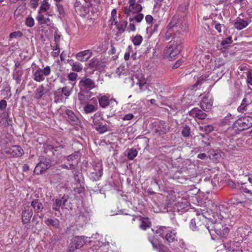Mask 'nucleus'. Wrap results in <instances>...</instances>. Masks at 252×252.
I'll return each mask as SVG.
<instances>
[{"label":"nucleus","instance_id":"nucleus-33","mask_svg":"<svg viewBox=\"0 0 252 252\" xmlns=\"http://www.w3.org/2000/svg\"><path fill=\"white\" fill-rule=\"evenodd\" d=\"M98 102L100 106L102 108H105L110 104L109 98L106 95L100 96L98 99Z\"/></svg>","mask_w":252,"mask_h":252},{"label":"nucleus","instance_id":"nucleus-13","mask_svg":"<svg viewBox=\"0 0 252 252\" xmlns=\"http://www.w3.org/2000/svg\"><path fill=\"white\" fill-rule=\"evenodd\" d=\"M67 197L63 196L60 198H57L53 200L52 203L53 210L59 212L60 207L62 209L63 208V205L67 202Z\"/></svg>","mask_w":252,"mask_h":252},{"label":"nucleus","instance_id":"nucleus-54","mask_svg":"<svg viewBox=\"0 0 252 252\" xmlns=\"http://www.w3.org/2000/svg\"><path fill=\"white\" fill-rule=\"evenodd\" d=\"M200 129L201 130L204 131L206 134H208L214 130V127L212 125H207L204 127H201Z\"/></svg>","mask_w":252,"mask_h":252},{"label":"nucleus","instance_id":"nucleus-34","mask_svg":"<svg viewBox=\"0 0 252 252\" xmlns=\"http://www.w3.org/2000/svg\"><path fill=\"white\" fill-rule=\"evenodd\" d=\"M251 103L250 102L247 98H244L242 102L237 109L238 112L241 113H243L244 111H246L247 107Z\"/></svg>","mask_w":252,"mask_h":252},{"label":"nucleus","instance_id":"nucleus-45","mask_svg":"<svg viewBox=\"0 0 252 252\" xmlns=\"http://www.w3.org/2000/svg\"><path fill=\"white\" fill-rule=\"evenodd\" d=\"M137 154L138 152L136 149L131 148L128 151L127 157L129 159L133 160L137 156Z\"/></svg>","mask_w":252,"mask_h":252},{"label":"nucleus","instance_id":"nucleus-41","mask_svg":"<svg viewBox=\"0 0 252 252\" xmlns=\"http://www.w3.org/2000/svg\"><path fill=\"white\" fill-rule=\"evenodd\" d=\"M127 25V22L126 21H120L116 25L117 29L120 33H122L125 31Z\"/></svg>","mask_w":252,"mask_h":252},{"label":"nucleus","instance_id":"nucleus-8","mask_svg":"<svg viewBox=\"0 0 252 252\" xmlns=\"http://www.w3.org/2000/svg\"><path fill=\"white\" fill-rule=\"evenodd\" d=\"M87 237L84 236H75L71 240L69 245V251L73 252L76 249L82 248L87 242Z\"/></svg>","mask_w":252,"mask_h":252},{"label":"nucleus","instance_id":"nucleus-58","mask_svg":"<svg viewBox=\"0 0 252 252\" xmlns=\"http://www.w3.org/2000/svg\"><path fill=\"white\" fill-rule=\"evenodd\" d=\"M62 167L64 169H75L76 166L74 165V163H71V162H68L67 163L62 164Z\"/></svg>","mask_w":252,"mask_h":252},{"label":"nucleus","instance_id":"nucleus-50","mask_svg":"<svg viewBox=\"0 0 252 252\" xmlns=\"http://www.w3.org/2000/svg\"><path fill=\"white\" fill-rule=\"evenodd\" d=\"M25 24L28 27L32 28L34 25V20L31 16H28L25 21Z\"/></svg>","mask_w":252,"mask_h":252},{"label":"nucleus","instance_id":"nucleus-14","mask_svg":"<svg viewBox=\"0 0 252 252\" xmlns=\"http://www.w3.org/2000/svg\"><path fill=\"white\" fill-rule=\"evenodd\" d=\"M65 114L67 116V120L70 124L76 126H78L80 124V120L72 110L67 109L65 110Z\"/></svg>","mask_w":252,"mask_h":252},{"label":"nucleus","instance_id":"nucleus-4","mask_svg":"<svg viewBox=\"0 0 252 252\" xmlns=\"http://www.w3.org/2000/svg\"><path fill=\"white\" fill-rule=\"evenodd\" d=\"M90 0H76L74 4L76 12L81 16H86L89 12Z\"/></svg>","mask_w":252,"mask_h":252},{"label":"nucleus","instance_id":"nucleus-35","mask_svg":"<svg viewBox=\"0 0 252 252\" xmlns=\"http://www.w3.org/2000/svg\"><path fill=\"white\" fill-rule=\"evenodd\" d=\"M50 7V4L47 1V0H43L41 3L38 12H45L47 11Z\"/></svg>","mask_w":252,"mask_h":252},{"label":"nucleus","instance_id":"nucleus-51","mask_svg":"<svg viewBox=\"0 0 252 252\" xmlns=\"http://www.w3.org/2000/svg\"><path fill=\"white\" fill-rule=\"evenodd\" d=\"M144 18V15L141 13L137 14L135 17L132 18L130 17L129 18L130 22H132L133 20H135L136 22L139 23Z\"/></svg>","mask_w":252,"mask_h":252},{"label":"nucleus","instance_id":"nucleus-61","mask_svg":"<svg viewBox=\"0 0 252 252\" xmlns=\"http://www.w3.org/2000/svg\"><path fill=\"white\" fill-rule=\"evenodd\" d=\"M66 146V143L63 141H61V143L57 142V144L53 146V149L57 148H64Z\"/></svg>","mask_w":252,"mask_h":252},{"label":"nucleus","instance_id":"nucleus-38","mask_svg":"<svg viewBox=\"0 0 252 252\" xmlns=\"http://www.w3.org/2000/svg\"><path fill=\"white\" fill-rule=\"evenodd\" d=\"M93 119V126H94L101 123L100 121L102 119L101 113L100 112H96L94 114L93 117H92Z\"/></svg>","mask_w":252,"mask_h":252},{"label":"nucleus","instance_id":"nucleus-55","mask_svg":"<svg viewBox=\"0 0 252 252\" xmlns=\"http://www.w3.org/2000/svg\"><path fill=\"white\" fill-rule=\"evenodd\" d=\"M60 49L59 47V43L56 44V46L54 48V51L51 53L52 55L56 57H58L60 54Z\"/></svg>","mask_w":252,"mask_h":252},{"label":"nucleus","instance_id":"nucleus-63","mask_svg":"<svg viewBox=\"0 0 252 252\" xmlns=\"http://www.w3.org/2000/svg\"><path fill=\"white\" fill-rule=\"evenodd\" d=\"M7 106V102L5 100L2 99L0 101V110H4Z\"/></svg>","mask_w":252,"mask_h":252},{"label":"nucleus","instance_id":"nucleus-36","mask_svg":"<svg viewBox=\"0 0 252 252\" xmlns=\"http://www.w3.org/2000/svg\"><path fill=\"white\" fill-rule=\"evenodd\" d=\"M196 177H197V176H196V173H194L192 175L187 176L186 178H185L184 179V180H185L184 181H180V182L182 184L186 183L188 184H189L190 183V182L195 183L197 180Z\"/></svg>","mask_w":252,"mask_h":252},{"label":"nucleus","instance_id":"nucleus-16","mask_svg":"<svg viewBox=\"0 0 252 252\" xmlns=\"http://www.w3.org/2000/svg\"><path fill=\"white\" fill-rule=\"evenodd\" d=\"M32 214V210L29 206H24L22 214V222L24 223H28L30 220Z\"/></svg>","mask_w":252,"mask_h":252},{"label":"nucleus","instance_id":"nucleus-28","mask_svg":"<svg viewBox=\"0 0 252 252\" xmlns=\"http://www.w3.org/2000/svg\"><path fill=\"white\" fill-rule=\"evenodd\" d=\"M31 205L37 213L41 212L43 209L42 203L38 199L33 200L31 203Z\"/></svg>","mask_w":252,"mask_h":252},{"label":"nucleus","instance_id":"nucleus-31","mask_svg":"<svg viewBox=\"0 0 252 252\" xmlns=\"http://www.w3.org/2000/svg\"><path fill=\"white\" fill-rule=\"evenodd\" d=\"M45 94V87L43 85H40L36 90L34 94V98H41Z\"/></svg>","mask_w":252,"mask_h":252},{"label":"nucleus","instance_id":"nucleus-29","mask_svg":"<svg viewBox=\"0 0 252 252\" xmlns=\"http://www.w3.org/2000/svg\"><path fill=\"white\" fill-rule=\"evenodd\" d=\"M94 126L95 129L99 133H104L109 130V128L108 126L107 125H103L102 123L99 124L98 125H96Z\"/></svg>","mask_w":252,"mask_h":252},{"label":"nucleus","instance_id":"nucleus-49","mask_svg":"<svg viewBox=\"0 0 252 252\" xmlns=\"http://www.w3.org/2000/svg\"><path fill=\"white\" fill-rule=\"evenodd\" d=\"M222 209H224V207L222 205H219L217 207V213L219 214L220 219L225 218V216H224V215H225V212L224 211H222Z\"/></svg>","mask_w":252,"mask_h":252},{"label":"nucleus","instance_id":"nucleus-22","mask_svg":"<svg viewBox=\"0 0 252 252\" xmlns=\"http://www.w3.org/2000/svg\"><path fill=\"white\" fill-rule=\"evenodd\" d=\"M42 12H38L36 19L39 25L45 24L49 26L51 24V20L49 18H46L42 14Z\"/></svg>","mask_w":252,"mask_h":252},{"label":"nucleus","instance_id":"nucleus-12","mask_svg":"<svg viewBox=\"0 0 252 252\" xmlns=\"http://www.w3.org/2000/svg\"><path fill=\"white\" fill-rule=\"evenodd\" d=\"M5 152L11 157H21L24 154V151L19 146H13L10 148H6Z\"/></svg>","mask_w":252,"mask_h":252},{"label":"nucleus","instance_id":"nucleus-25","mask_svg":"<svg viewBox=\"0 0 252 252\" xmlns=\"http://www.w3.org/2000/svg\"><path fill=\"white\" fill-rule=\"evenodd\" d=\"M128 4L131 8L133 13L139 12L142 9V6L136 2V0H129Z\"/></svg>","mask_w":252,"mask_h":252},{"label":"nucleus","instance_id":"nucleus-57","mask_svg":"<svg viewBox=\"0 0 252 252\" xmlns=\"http://www.w3.org/2000/svg\"><path fill=\"white\" fill-rule=\"evenodd\" d=\"M190 133V128L188 126H186L184 127L182 131V134L183 135V136L186 137H188Z\"/></svg>","mask_w":252,"mask_h":252},{"label":"nucleus","instance_id":"nucleus-21","mask_svg":"<svg viewBox=\"0 0 252 252\" xmlns=\"http://www.w3.org/2000/svg\"><path fill=\"white\" fill-rule=\"evenodd\" d=\"M249 25V22L244 19H241L239 17L234 21V25L236 29L238 30H241L246 28Z\"/></svg>","mask_w":252,"mask_h":252},{"label":"nucleus","instance_id":"nucleus-7","mask_svg":"<svg viewBox=\"0 0 252 252\" xmlns=\"http://www.w3.org/2000/svg\"><path fill=\"white\" fill-rule=\"evenodd\" d=\"M78 86L79 90L82 91L83 90L90 91L95 87L94 81L86 76H84L80 79Z\"/></svg>","mask_w":252,"mask_h":252},{"label":"nucleus","instance_id":"nucleus-3","mask_svg":"<svg viewBox=\"0 0 252 252\" xmlns=\"http://www.w3.org/2000/svg\"><path fill=\"white\" fill-rule=\"evenodd\" d=\"M252 126V117L246 116L236 121L233 128L236 131H243Z\"/></svg>","mask_w":252,"mask_h":252},{"label":"nucleus","instance_id":"nucleus-11","mask_svg":"<svg viewBox=\"0 0 252 252\" xmlns=\"http://www.w3.org/2000/svg\"><path fill=\"white\" fill-rule=\"evenodd\" d=\"M93 170L91 173V178L94 181H97L102 176L103 174L102 163L101 162H97L94 164Z\"/></svg>","mask_w":252,"mask_h":252},{"label":"nucleus","instance_id":"nucleus-10","mask_svg":"<svg viewBox=\"0 0 252 252\" xmlns=\"http://www.w3.org/2000/svg\"><path fill=\"white\" fill-rule=\"evenodd\" d=\"M59 93H62V94L59 95L55 94V101L56 102H62L63 100V95L65 97V98H68V97L72 93V87L70 88L68 86H64L62 88L58 89Z\"/></svg>","mask_w":252,"mask_h":252},{"label":"nucleus","instance_id":"nucleus-42","mask_svg":"<svg viewBox=\"0 0 252 252\" xmlns=\"http://www.w3.org/2000/svg\"><path fill=\"white\" fill-rule=\"evenodd\" d=\"M77 77L78 74L76 73L73 72H71L67 75L68 79L69 81L72 82V83L71 84L72 87H73L76 84Z\"/></svg>","mask_w":252,"mask_h":252},{"label":"nucleus","instance_id":"nucleus-5","mask_svg":"<svg viewBox=\"0 0 252 252\" xmlns=\"http://www.w3.org/2000/svg\"><path fill=\"white\" fill-rule=\"evenodd\" d=\"M51 72V68L47 65L42 69L37 67V69L32 71L33 79L37 82H41L45 80V76H49Z\"/></svg>","mask_w":252,"mask_h":252},{"label":"nucleus","instance_id":"nucleus-46","mask_svg":"<svg viewBox=\"0 0 252 252\" xmlns=\"http://www.w3.org/2000/svg\"><path fill=\"white\" fill-rule=\"evenodd\" d=\"M99 65V61L96 58H93L89 62V66L91 68H94L97 67Z\"/></svg>","mask_w":252,"mask_h":252},{"label":"nucleus","instance_id":"nucleus-37","mask_svg":"<svg viewBox=\"0 0 252 252\" xmlns=\"http://www.w3.org/2000/svg\"><path fill=\"white\" fill-rule=\"evenodd\" d=\"M230 203L233 205L244 204L246 202V198H240L238 195L230 199Z\"/></svg>","mask_w":252,"mask_h":252},{"label":"nucleus","instance_id":"nucleus-23","mask_svg":"<svg viewBox=\"0 0 252 252\" xmlns=\"http://www.w3.org/2000/svg\"><path fill=\"white\" fill-rule=\"evenodd\" d=\"M177 232L175 229L168 230L164 239L168 243H172L176 240Z\"/></svg>","mask_w":252,"mask_h":252},{"label":"nucleus","instance_id":"nucleus-59","mask_svg":"<svg viewBox=\"0 0 252 252\" xmlns=\"http://www.w3.org/2000/svg\"><path fill=\"white\" fill-rule=\"evenodd\" d=\"M132 47L129 45L126 49V51L124 55V59L125 60H128L129 59L130 52H132Z\"/></svg>","mask_w":252,"mask_h":252},{"label":"nucleus","instance_id":"nucleus-1","mask_svg":"<svg viewBox=\"0 0 252 252\" xmlns=\"http://www.w3.org/2000/svg\"><path fill=\"white\" fill-rule=\"evenodd\" d=\"M205 227L213 240L217 238V236L219 238L224 237L229 231V228L226 225H223L220 222H216L214 224L211 223L210 225L208 224L205 225Z\"/></svg>","mask_w":252,"mask_h":252},{"label":"nucleus","instance_id":"nucleus-56","mask_svg":"<svg viewBox=\"0 0 252 252\" xmlns=\"http://www.w3.org/2000/svg\"><path fill=\"white\" fill-rule=\"evenodd\" d=\"M232 39L231 36H229L225 39L223 40L221 42V45L225 48L227 45L232 42Z\"/></svg>","mask_w":252,"mask_h":252},{"label":"nucleus","instance_id":"nucleus-30","mask_svg":"<svg viewBox=\"0 0 252 252\" xmlns=\"http://www.w3.org/2000/svg\"><path fill=\"white\" fill-rule=\"evenodd\" d=\"M86 105L83 108L84 111L86 114L91 113L94 112L97 109V104H95L94 105H92L88 102L85 104Z\"/></svg>","mask_w":252,"mask_h":252},{"label":"nucleus","instance_id":"nucleus-17","mask_svg":"<svg viewBox=\"0 0 252 252\" xmlns=\"http://www.w3.org/2000/svg\"><path fill=\"white\" fill-rule=\"evenodd\" d=\"M50 166L49 162L45 161L38 163L34 169V173L37 175H39L44 172Z\"/></svg>","mask_w":252,"mask_h":252},{"label":"nucleus","instance_id":"nucleus-26","mask_svg":"<svg viewBox=\"0 0 252 252\" xmlns=\"http://www.w3.org/2000/svg\"><path fill=\"white\" fill-rule=\"evenodd\" d=\"M80 157V153L79 152H75L74 153L67 156V160L68 162H71V163H74V165L76 166L78 163V160Z\"/></svg>","mask_w":252,"mask_h":252},{"label":"nucleus","instance_id":"nucleus-47","mask_svg":"<svg viewBox=\"0 0 252 252\" xmlns=\"http://www.w3.org/2000/svg\"><path fill=\"white\" fill-rule=\"evenodd\" d=\"M56 6L57 8V10L59 13V17L62 18L65 16V11L63 6L60 4L57 3Z\"/></svg>","mask_w":252,"mask_h":252},{"label":"nucleus","instance_id":"nucleus-2","mask_svg":"<svg viewBox=\"0 0 252 252\" xmlns=\"http://www.w3.org/2000/svg\"><path fill=\"white\" fill-rule=\"evenodd\" d=\"M182 48L183 46L181 41H172L166 46L164 52V56L170 60H174L181 52Z\"/></svg>","mask_w":252,"mask_h":252},{"label":"nucleus","instance_id":"nucleus-52","mask_svg":"<svg viewBox=\"0 0 252 252\" xmlns=\"http://www.w3.org/2000/svg\"><path fill=\"white\" fill-rule=\"evenodd\" d=\"M139 220H141V223L140 225V227L143 230H146L148 228L150 227V225L147 221L144 220V218H140Z\"/></svg>","mask_w":252,"mask_h":252},{"label":"nucleus","instance_id":"nucleus-39","mask_svg":"<svg viewBox=\"0 0 252 252\" xmlns=\"http://www.w3.org/2000/svg\"><path fill=\"white\" fill-rule=\"evenodd\" d=\"M71 69L73 71L77 72H81L83 69V65L79 62H76L70 64Z\"/></svg>","mask_w":252,"mask_h":252},{"label":"nucleus","instance_id":"nucleus-48","mask_svg":"<svg viewBox=\"0 0 252 252\" xmlns=\"http://www.w3.org/2000/svg\"><path fill=\"white\" fill-rule=\"evenodd\" d=\"M208 77V75H201V76L197 78L196 82L194 84L193 87H195L198 85H201L202 83V82H203L204 81L206 80Z\"/></svg>","mask_w":252,"mask_h":252},{"label":"nucleus","instance_id":"nucleus-18","mask_svg":"<svg viewBox=\"0 0 252 252\" xmlns=\"http://www.w3.org/2000/svg\"><path fill=\"white\" fill-rule=\"evenodd\" d=\"M212 105L213 100L211 98H209V95L206 94L203 96V99L200 102V107L203 110L208 111L211 109Z\"/></svg>","mask_w":252,"mask_h":252},{"label":"nucleus","instance_id":"nucleus-40","mask_svg":"<svg viewBox=\"0 0 252 252\" xmlns=\"http://www.w3.org/2000/svg\"><path fill=\"white\" fill-rule=\"evenodd\" d=\"M45 223L47 225H52L55 227V228H59L60 227V222L57 219L52 220L48 219L46 220H45Z\"/></svg>","mask_w":252,"mask_h":252},{"label":"nucleus","instance_id":"nucleus-24","mask_svg":"<svg viewBox=\"0 0 252 252\" xmlns=\"http://www.w3.org/2000/svg\"><path fill=\"white\" fill-rule=\"evenodd\" d=\"M155 250H157L158 252H167V249L162 244L158 241L154 240H150Z\"/></svg>","mask_w":252,"mask_h":252},{"label":"nucleus","instance_id":"nucleus-32","mask_svg":"<svg viewBox=\"0 0 252 252\" xmlns=\"http://www.w3.org/2000/svg\"><path fill=\"white\" fill-rule=\"evenodd\" d=\"M179 28H180V32H186L188 30V23L185 18H180L179 16Z\"/></svg>","mask_w":252,"mask_h":252},{"label":"nucleus","instance_id":"nucleus-19","mask_svg":"<svg viewBox=\"0 0 252 252\" xmlns=\"http://www.w3.org/2000/svg\"><path fill=\"white\" fill-rule=\"evenodd\" d=\"M136 78L137 79L136 84L139 85L140 89L142 91H145L147 87L146 85V80L144 75L142 73H138L136 75Z\"/></svg>","mask_w":252,"mask_h":252},{"label":"nucleus","instance_id":"nucleus-60","mask_svg":"<svg viewBox=\"0 0 252 252\" xmlns=\"http://www.w3.org/2000/svg\"><path fill=\"white\" fill-rule=\"evenodd\" d=\"M247 83L252 86V70H249L247 74Z\"/></svg>","mask_w":252,"mask_h":252},{"label":"nucleus","instance_id":"nucleus-15","mask_svg":"<svg viewBox=\"0 0 252 252\" xmlns=\"http://www.w3.org/2000/svg\"><path fill=\"white\" fill-rule=\"evenodd\" d=\"M92 55L93 52L91 50H86L78 52L76 55V58L81 62H85L88 61Z\"/></svg>","mask_w":252,"mask_h":252},{"label":"nucleus","instance_id":"nucleus-62","mask_svg":"<svg viewBox=\"0 0 252 252\" xmlns=\"http://www.w3.org/2000/svg\"><path fill=\"white\" fill-rule=\"evenodd\" d=\"M134 117V115L131 113H129L124 116L122 119L124 121H129L132 119Z\"/></svg>","mask_w":252,"mask_h":252},{"label":"nucleus","instance_id":"nucleus-53","mask_svg":"<svg viewBox=\"0 0 252 252\" xmlns=\"http://www.w3.org/2000/svg\"><path fill=\"white\" fill-rule=\"evenodd\" d=\"M23 35V33L20 31H16L11 33L9 34L10 38H18Z\"/></svg>","mask_w":252,"mask_h":252},{"label":"nucleus","instance_id":"nucleus-27","mask_svg":"<svg viewBox=\"0 0 252 252\" xmlns=\"http://www.w3.org/2000/svg\"><path fill=\"white\" fill-rule=\"evenodd\" d=\"M16 68L14 69L13 73V78L16 81V83L20 84L21 81V77L23 74V72L22 69L17 68V65L15 64Z\"/></svg>","mask_w":252,"mask_h":252},{"label":"nucleus","instance_id":"nucleus-43","mask_svg":"<svg viewBox=\"0 0 252 252\" xmlns=\"http://www.w3.org/2000/svg\"><path fill=\"white\" fill-rule=\"evenodd\" d=\"M169 227H167L164 226H160L158 230H157V233L159 234V236L161 238H164L165 234L168 231Z\"/></svg>","mask_w":252,"mask_h":252},{"label":"nucleus","instance_id":"nucleus-9","mask_svg":"<svg viewBox=\"0 0 252 252\" xmlns=\"http://www.w3.org/2000/svg\"><path fill=\"white\" fill-rule=\"evenodd\" d=\"M179 15H174L171 21L170 22L168 25V32H170L171 34L174 33L175 35L181 34L182 32H180V28H179Z\"/></svg>","mask_w":252,"mask_h":252},{"label":"nucleus","instance_id":"nucleus-44","mask_svg":"<svg viewBox=\"0 0 252 252\" xmlns=\"http://www.w3.org/2000/svg\"><path fill=\"white\" fill-rule=\"evenodd\" d=\"M131 41L135 46H138L142 43L143 37L140 35H136L132 37Z\"/></svg>","mask_w":252,"mask_h":252},{"label":"nucleus","instance_id":"nucleus-6","mask_svg":"<svg viewBox=\"0 0 252 252\" xmlns=\"http://www.w3.org/2000/svg\"><path fill=\"white\" fill-rule=\"evenodd\" d=\"M93 93L91 91L79 90L77 94L78 100L81 104H85L88 102L89 100L92 101L94 104L97 103V98L96 97H92Z\"/></svg>","mask_w":252,"mask_h":252},{"label":"nucleus","instance_id":"nucleus-64","mask_svg":"<svg viewBox=\"0 0 252 252\" xmlns=\"http://www.w3.org/2000/svg\"><path fill=\"white\" fill-rule=\"evenodd\" d=\"M189 227L192 230H195L196 229V222L194 219H192L189 223Z\"/></svg>","mask_w":252,"mask_h":252},{"label":"nucleus","instance_id":"nucleus-20","mask_svg":"<svg viewBox=\"0 0 252 252\" xmlns=\"http://www.w3.org/2000/svg\"><path fill=\"white\" fill-rule=\"evenodd\" d=\"M190 116L199 119H204L206 117V114L202 110L194 108L189 112Z\"/></svg>","mask_w":252,"mask_h":252}]
</instances>
